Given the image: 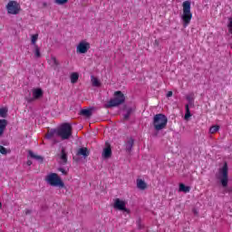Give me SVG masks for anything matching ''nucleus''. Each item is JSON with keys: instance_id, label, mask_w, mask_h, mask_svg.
Returning a JSON list of instances; mask_svg holds the SVG:
<instances>
[{"instance_id": "f257e3e1", "label": "nucleus", "mask_w": 232, "mask_h": 232, "mask_svg": "<svg viewBox=\"0 0 232 232\" xmlns=\"http://www.w3.org/2000/svg\"><path fill=\"white\" fill-rule=\"evenodd\" d=\"M183 6V14L181 16V19L183 21V26L186 28L190 23L191 19L193 17V14H191V2L185 1L182 4Z\"/></svg>"}, {"instance_id": "f03ea898", "label": "nucleus", "mask_w": 232, "mask_h": 232, "mask_svg": "<svg viewBox=\"0 0 232 232\" xmlns=\"http://www.w3.org/2000/svg\"><path fill=\"white\" fill-rule=\"evenodd\" d=\"M126 102V96L121 91H116L114 92V98L111 99L107 104H105V108H115L117 106H121V104H124Z\"/></svg>"}, {"instance_id": "7ed1b4c3", "label": "nucleus", "mask_w": 232, "mask_h": 232, "mask_svg": "<svg viewBox=\"0 0 232 232\" xmlns=\"http://www.w3.org/2000/svg\"><path fill=\"white\" fill-rule=\"evenodd\" d=\"M72 128L70 123H63L59 129H57V137H60L62 140H68L72 137Z\"/></svg>"}, {"instance_id": "20e7f679", "label": "nucleus", "mask_w": 232, "mask_h": 232, "mask_svg": "<svg viewBox=\"0 0 232 232\" xmlns=\"http://www.w3.org/2000/svg\"><path fill=\"white\" fill-rule=\"evenodd\" d=\"M229 168L227 167V162H225L223 167L218 169V179L220 180L223 188H227V183L229 182Z\"/></svg>"}, {"instance_id": "39448f33", "label": "nucleus", "mask_w": 232, "mask_h": 232, "mask_svg": "<svg viewBox=\"0 0 232 232\" xmlns=\"http://www.w3.org/2000/svg\"><path fill=\"white\" fill-rule=\"evenodd\" d=\"M153 124L156 131H160V130H164L168 125V118L162 113L156 114L154 116Z\"/></svg>"}, {"instance_id": "423d86ee", "label": "nucleus", "mask_w": 232, "mask_h": 232, "mask_svg": "<svg viewBox=\"0 0 232 232\" xmlns=\"http://www.w3.org/2000/svg\"><path fill=\"white\" fill-rule=\"evenodd\" d=\"M46 181L53 188H64V182L60 179L57 173H51L46 177Z\"/></svg>"}, {"instance_id": "0eeeda50", "label": "nucleus", "mask_w": 232, "mask_h": 232, "mask_svg": "<svg viewBox=\"0 0 232 232\" xmlns=\"http://www.w3.org/2000/svg\"><path fill=\"white\" fill-rule=\"evenodd\" d=\"M186 100L188 101V104L185 105V110H186L185 121H188L189 117H191V111H189V106H193V104H195V94L190 93L187 95Z\"/></svg>"}, {"instance_id": "6e6552de", "label": "nucleus", "mask_w": 232, "mask_h": 232, "mask_svg": "<svg viewBox=\"0 0 232 232\" xmlns=\"http://www.w3.org/2000/svg\"><path fill=\"white\" fill-rule=\"evenodd\" d=\"M7 12L8 14H12L13 15H17L19 12L21 11V5L17 1H10L7 5Z\"/></svg>"}, {"instance_id": "1a4fd4ad", "label": "nucleus", "mask_w": 232, "mask_h": 232, "mask_svg": "<svg viewBox=\"0 0 232 232\" xmlns=\"http://www.w3.org/2000/svg\"><path fill=\"white\" fill-rule=\"evenodd\" d=\"M113 208L119 211H125V213H130V209L126 208V201L121 200V198H116L114 200Z\"/></svg>"}, {"instance_id": "9d476101", "label": "nucleus", "mask_w": 232, "mask_h": 232, "mask_svg": "<svg viewBox=\"0 0 232 232\" xmlns=\"http://www.w3.org/2000/svg\"><path fill=\"white\" fill-rule=\"evenodd\" d=\"M90 50V44L88 42H81L77 46V53H86Z\"/></svg>"}, {"instance_id": "9b49d317", "label": "nucleus", "mask_w": 232, "mask_h": 232, "mask_svg": "<svg viewBox=\"0 0 232 232\" xmlns=\"http://www.w3.org/2000/svg\"><path fill=\"white\" fill-rule=\"evenodd\" d=\"M76 155L78 157H83V159H86L87 157H90V150L86 147H82L78 150Z\"/></svg>"}, {"instance_id": "f8f14e48", "label": "nucleus", "mask_w": 232, "mask_h": 232, "mask_svg": "<svg viewBox=\"0 0 232 232\" xmlns=\"http://www.w3.org/2000/svg\"><path fill=\"white\" fill-rule=\"evenodd\" d=\"M79 115H82V117H85L86 119H90V117L93 115V109H82Z\"/></svg>"}, {"instance_id": "ddd939ff", "label": "nucleus", "mask_w": 232, "mask_h": 232, "mask_svg": "<svg viewBox=\"0 0 232 232\" xmlns=\"http://www.w3.org/2000/svg\"><path fill=\"white\" fill-rule=\"evenodd\" d=\"M105 144L107 147L103 149L102 157L103 159H110L111 157V146L108 142Z\"/></svg>"}, {"instance_id": "4468645a", "label": "nucleus", "mask_w": 232, "mask_h": 232, "mask_svg": "<svg viewBox=\"0 0 232 232\" xmlns=\"http://www.w3.org/2000/svg\"><path fill=\"white\" fill-rule=\"evenodd\" d=\"M28 153H29V156L31 157V159H34V160H37L38 162H40V164H43L44 162V157L39 156V155L34 153V151H32V150H29Z\"/></svg>"}, {"instance_id": "2eb2a0df", "label": "nucleus", "mask_w": 232, "mask_h": 232, "mask_svg": "<svg viewBox=\"0 0 232 232\" xmlns=\"http://www.w3.org/2000/svg\"><path fill=\"white\" fill-rule=\"evenodd\" d=\"M133 144H135V140H133V138H129L127 142H126V151L128 153H131Z\"/></svg>"}, {"instance_id": "dca6fc26", "label": "nucleus", "mask_w": 232, "mask_h": 232, "mask_svg": "<svg viewBox=\"0 0 232 232\" xmlns=\"http://www.w3.org/2000/svg\"><path fill=\"white\" fill-rule=\"evenodd\" d=\"M60 159L63 164H66L68 162V153H66V149L62 148Z\"/></svg>"}, {"instance_id": "f3484780", "label": "nucleus", "mask_w": 232, "mask_h": 232, "mask_svg": "<svg viewBox=\"0 0 232 232\" xmlns=\"http://www.w3.org/2000/svg\"><path fill=\"white\" fill-rule=\"evenodd\" d=\"M179 193H189V191H191V187L185 186L184 183H179Z\"/></svg>"}, {"instance_id": "a211bd4d", "label": "nucleus", "mask_w": 232, "mask_h": 232, "mask_svg": "<svg viewBox=\"0 0 232 232\" xmlns=\"http://www.w3.org/2000/svg\"><path fill=\"white\" fill-rule=\"evenodd\" d=\"M33 97L34 99H41L43 97V89H34L33 90Z\"/></svg>"}, {"instance_id": "6ab92c4d", "label": "nucleus", "mask_w": 232, "mask_h": 232, "mask_svg": "<svg viewBox=\"0 0 232 232\" xmlns=\"http://www.w3.org/2000/svg\"><path fill=\"white\" fill-rule=\"evenodd\" d=\"M137 188L141 190L146 189V182L142 179H137Z\"/></svg>"}, {"instance_id": "aec40b11", "label": "nucleus", "mask_w": 232, "mask_h": 232, "mask_svg": "<svg viewBox=\"0 0 232 232\" xmlns=\"http://www.w3.org/2000/svg\"><path fill=\"white\" fill-rule=\"evenodd\" d=\"M79 81V72H72L71 74V82L72 84H75Z\"/></svg>"}, {"instance_id": "412c9836", "label": "nucleus", "mask_w": 232, "mask_h": 232, "mask_svg": "<svg viewBox=\"0 0 232 232\" xmlns=\"http://www.w3.org/2000/svg\"><path fill=\"white\" fill-rule=\"evenodd\" d=\"M53 135H57V129H52L51 130H48L47 134L45 135V138L52 139Z\"/></svg>"}, {"instance_id": "4be33fe9", "label": "nucleus", "mask_w": 232, "mask_h": 232, "mask_svg": "<svg viewBox=\"0 0 232 232\" xmlns=\"http://www.w3.org/2000/svg\"><path fill=\"white\" fill-rule=\"evenodd\" d=\"M34 53L37 59L41 58V49L39 48V45L34 44Z\"/></svg>"}, {"instance_id": "5701e85b", "label": "nucleus", "mask_w": 232, "mask_h": 232, "mask_svg": "<svg viewBox=\"0 0 232 232\" xmlns=\"http://www.w3.org/2000/svg\"><path fill=\"white\" fill-rule=\"evenodd\" d=\"M6 126H8V121L0 120V130H6Z\"/></svg>"}, {"instance_id": "b1692460", "label": "nucleus", "mask_w": 232, "mask_h": 232, "mask_svg": "<svg viewBox=\"0 0 232 232\" xmlns=\"http://www.w3.org/2000/svg\"><path fill=\"white\" fill-rule=\"evenodd\" d=\"M92 86H96L97 88H99V86H101V82L99 81V79L92 76Z\"/></svg>"}, {"instance_id": "393cba45", "label": "nucleus", "mask_w": 232, "mask_h": 232, "mask_svg": "<svg viewBox=\"0 0 232 232\" xmlns=\"http://www.w3.org/2000/svg\"><path fill=\"white\" fill-rule=\"evenodd\" d=\"M7 113H8V109H6V108L0 109V117H3V119H6Z\"/></svg>"}, {"instance_id": "a878e982", "label": "nucleus", "mask_w": 232, "mask_h": 232, "mask_svg": "<svg viewBox=\"0 0 232 232\" xmlns=\"http://www.w3.org/2000/svg\"><path fill=\"white\" fill-rule=\"evenodd\" d=\"M10 150H6V148H5L3 145H0V153L2 155H8V153H10Z\"/></svg>"}, {"instance_id": "bb28decb", "label": "nucleus", "mask_w": 232, "mask_h": 232, "mask_svg": "<svg viewBox=\"0 0 232 232\" xmlns=\"http://www.w3.org/2000/svg\"><path fill=\"white\" fill-rule=\"evenodd\" d=\"M218 130H220V126L218 125H214L212 127H210L209 129V133H217V131H218Z\"/></svg>"}, {"instance_id": "cd10ccee", "label": "nucleus", "mask_w": 232, "mask_h": 232, "mask_svg": "<svg viewBox=\"0 0 232 232\" xmlns=\"http://www.w3.org/2000/svg\"><path fill=\"white\" fill-rule=\"evenodd\" d=\"M39 38V34H34L31 38V43L32 44H34V46H35V43H37V39Z\"/></svg>"}, {"instance_id": "c85d7f7f", "label": "nucleus", "mask_w": 232, "mask_h": 232, "mask_svg": "<svg viewBox=\"0 0 232 232\" xmlns=\"http://www.w3.org/2000/svg\"><path fill=\"white\" fill-rule=\"evenodd\" d=\"M56 5H66L68 0H54Z\"/></svg>"}, {"instance_id": "c756f323", "label": "nucleus", "mask_w": 232, "mask_h": 232, "mask_svg": "<svg viewBox=\"0 0 232 232\" xmlns=\"http://www.w3.org/2000/svg\"><path fill=\"white\" fill-rule=\"evenodd\" d=\"M51 59L55 66H59V62L57 61V58H55V56H53Z\"/></svg>"}, {"instance_id": "7c9ffc66", "label": "nucleus", "mask_w": 232, "mask_h": 232, "mask_svg": "<svg viewBox=\"0 0 232 232\" xmlns=\"http://www.w3.org/2000/svg\"><path fill=\"white\" fill-rule=\"evenodd\" d=\"M227 27L229 28L230 34H232V17L229 18V23L227 24Z\"/></svg>"}, {"instance_id": "2f4dec72", "label": "nucleus", "mask_w": 232, "mask_h": 232, "mask_svg": "<svg viewBox=\"0 0 232 232\" xmlns=\"http://www.w3.org/2000/svg\"><path fill=\"white\" fill-rule=\"evenodd\" d=\"M58 171H61V173H63V175H68V171H66L63 168H59Z\"/></svg>"}, {"instance_id": "473e14b6", "label": "nucleus", "mask_w": 232, "mask_h": 232, "mask_svg": "<svg viewBox=\"0 0 232 232\" xmlns=\"http://www.w3.org/2000/svg\"><path fill=\"white\" fill-rule=\"evenodd\" d=\"M131 113H133V109L129 108V109L127 110V115L130 116Z\"/></svg>"}, {"instance_id": "72a5a7b5", "label": "nucleus", "mask_w": 232, "mask_h": 232, "mask_svg": "<svg viewBox=\"0 0 232 232\" xmlns=\"http://www.w3.org/2000/svg\"><path fill=\"white\" fill-rule=\"evenodd\" d=\"M167 97H168V98L173 97V92H171V91L168 92Z\"/></svg>"}, {"instance_id": "f704fd0d", "label": "nucleus", "mask_w": 232, "mask_h": 232, "mask_svg": "<svg viewBox=\"0 0 232 232\" xmlns=\"http://www.w3.org/2000/svg\"><path fill=\"white\" fill-rule=\"evenodd\" d=\"M139 229H142V225H140V219L137 221Z\"/></svg>"}, {"instance_id": "c9c22d12", "label": "nucleus", "mask_w": 232, "mask_h": 232, "mask_svg": "<svg viewBox=\"0 0 232 232\" xmlns=\"http://www.w3.org/2000/svg\"><path fill=\"white\" fill-rule=\"evenodd\" d=\"M130 116H129V114L126 113V114H124V116H123V120H124V121H128V119H130Z\"/></svg>"}, {"instance_id": "e433bc0d", "label": "nucleus", "mask_w": 232, "mask_h": 232, "mask_svg": "<svg viewBox=\"0 0 232 232\" xmlns=\"http://www.w3.org/2000/svg\"><path fill=\"white\" fill-rule=\"evenodd\" d=\"M25 215H32V210L30 209L25 210Z\"/></svg>"}, {"instance_id": "4c0bfd02", "label": "nucleus", "mask_w": 232, "mask_h": 232, "mask_svg": "<svg viewBox=\"0 0 232 232\" xmlns=\"http://www.w3.org/2000/svg\"><path fill=\"white\" fill-rule=\"evenodd\" d=\"M3 133H5V130L0 129V137L3 135Z\"/></svg>"}, {"instance_id": "58836bf2", "label": "nucleus", "mask_w": 232, "mask_h": 232, "mask_svg": "<svg viewBox=\"0 0 232 232\" xmlns=\"http://www.w3.org/2000/svg\"><path fill=\"white\" fill-rule=\"evenodd\" d=\"M32 164V160H27V166H30Z\"/></svg>"}, {"instance_id": "ea45409f", "label": "nucleus", "mask_w": 232, "mask_h": 232, "mask_svg": "<svg viewBox=\"0 0 232 232\" xmlns=\"http://www.w3.org/2000/svg\"><path fill=\"white\" fill-rule=\"evenodd\" d=\"M0 208H3V204L0 202Z\"/></svg>"}]
</instances>
